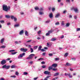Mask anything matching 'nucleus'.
<instances>
[{
    "mask_svg": "<svg viewBox=\"0 0 80 80\" xmlns=\"http://www.w3.org/2000/svg\"><path fill=\"white\" fill-rule=\"evenodd\" d=\"M7 63V61L5 60H3L1 62V65H5Z\"/></svg>",
    "mask_w": 80,
    "mask_h": 80,
    "instance_id": "nucleus-4",
    "label": "nucleus"
},
{
    "mask_svg": "<svg viewBox=\"0 0 80 80\" xmlns=\"http://www.w3.org/2000/svg\"><path fill=\"white\" fill-rule=\"evenodd\" d=\"M5 17L6 18H10V16L9 15H6Z\"/></svg>",
    "mask_w": 80,
    "mask_h": 80,
    "instance_id": "nucleus-17",
    "label": "nucleus"
},
{
    "mask_svg": "<svg viewBox=\"0 0 80 80\" xmlns=\"http://www.w3.org/2000/svg\"><path fill=\"white\" fill-rule=\"evenodd\" d=\"M6 47V46L5 45H3L1 47V48H5Z\"/></svg>",
    "mask_w": 80,
    "mask_h": 80,
    "instance_id": "nucleus-36",
    "label": "nucleus"
},
{
    "mask_svg": "<svg viewBox=\"0 0 80 80\" xmlns=\"http://www.w3.org/2000/svg\"><path fill=\"white\" fill-rule=\"evenodd\" d=\"M48 55H49V56H53V54L51 53H49L48 54Z\"/></svg>",
    "mask_w": 80,
    "mask_h": 80,
    "instance_id": "nucleus-60",
    "label": "nucleus"
},
{
    "mask_svg": "<svg viewBox=\"0 0 80 80\" xmlns=\"http://www.w3.org/2000/svg\"><path fill=\"white\" fill-rule=\"evenodd\" d=\"M10 67V66H7V65H5L2 66V68L3 69L6 68V70H7L9 69Z\"/></svg>",
    "mask_w": 80,
    "mask_h": 80,
    "instance_id": "nucleus-2",
    "label": "nucleus"
},
{
    "mask_svg": "<svg viewBox=\"0 0 80 80\" xmlns=\"http://www.w3.org/2000/svg\"><path fill=\"white\" fill-rule=\"evenodd\" d=\"M24 31L23 30H22L20 31V32L19 33V35H23V34Z\"/></svg>",
    "mask_w": 80,
    "mask_h": 80,
    "instance_id": "nucleus-9",
    "label": "nucleus"
},
{
    "mask_svg": "<svg viewBox=\"0 0 80 80\" xmlns=\"http://www.w3.org/2000/svg\"><path fill=\"white\" fill-rule=\"evenodd\" d=\"M60 60V59L58 58H55V61H57V60Z\"/></svg>",
    "mask_w": 80,
    "mask_h": 80,
    "instance_id": "nucleus-47",
    "label": "nucleus"
},
{
    "mask_svg": "<svg viewBox=\"0 0 80 80\" xmlns=\"http://www.w3.org/2000/svg\"><path fill=\"white\" fill-rule=\"evenodd\" d=\"M42 68H46V66L45 65H43L42 66Z\"/></svg>",
    "mask_w": 80,
    "mask_h": 80,
    "instance_id": "nucleus-43",
    "label": "nucleus"
},
{
    "mask_svg": "<svg viewBox=\"0 0 80 80\" xmlns=\"http://www.w3.org/2000/svg\"><path fill=\"white\" fill-rule=\"evenodd\" d=\"M47 45H48V47H50L51 46V45L50 44H49L48 43H47Z\"/></svg>",
    "mask_w": 80,
    "mask_h": 80,
    "instance_id": "nucleus-51",
    "label": "nucleus"
},
{
    "mask_svg": "<svg viewBox=\"0 0 80 80\" xmlns=\"http://www.w3.org/2000/svg\"><path fill=\"white\" fill-rule=\"evenodd\" d=\"M43 10H44V8L43 7L40 8V9H39V10L40 11H43Z\"/></svg>",
    "mask_w": 80,
    "mask_h": 80,
    "instance_id": "nucleus-34",
    "label": "nucleus"
},
{
    "mask_svg": "<svg viewBox=\"0 0 80 80\" xmlns=\"http://www.w3.org/2000/svg\"><path fill=\"white\" fill-rule=\"evenodd\" d=\"M34 9L35 10H38L39 9V8L38 7H36L34 8Z\"/></svg>",
    "mask_w": 80,
    "mask_h": 80,
    "instance_id": "nucleus-21",
    "label": "nucleus"
},
{
    "mask_svg": "<svg viewBox=\"0 0 80 80\" xmlns=\"http://www.w3.org/2000/svg\"><path fill=\"white\" fill-rule=\"evenodd\" d=\"M49 17L50 18H52V17H53V15L52 14V13H50L49 15Z\"/></svg>",
    "mask_w": 80,
    "mask_h": 80,
    "instance_id": "nucleus-15",
    "label": "nucleus"
},
{
    "mask_svg": "<svg viewBox=\"0 0 80 80\" xmlns=\"http://www.w3.org/2000/svg\"><path fill=\"white\" fill-rule=\"evenodd\" d=\"M50 22V20H49L46 21L45 22V23H49V22Z\"/></svg>",
    "mask_w": 80,
    "mask_h": 80,
    "instance_id": "nucleus-50",
    "label": "nucleus"
},
{
    "mask_svg": "<svg viewBox=\"0 0 80 80\" xmlns=\"http://www.w3.org/2000/svg\"><path fill=\"white\" fill-rule=\"evenodd\" d=\"M42 49V46H39L38 48V50L40 51Z\"/></svg>",
    "mask_w": 80,
    "mask_h": 80,
    "instance_id": "nucleus-30",
    "label": "nucleus"
},
{
    "mask_svg": "<svg viewBox=\"0 0 80 80\" xmlns=\"http://www.w3.org/2000/svg\"><path fill=\"white\" fill-rule=\"evenodd\" d=\"M23 74L24 75H27V74H28V73H27V72H24Z\"/></svg>",
    "mask_w": 80,
    "mask_h": 80,
    "instance_id": "nucleus-58",
    "label": "nucleus"
},
{
    "mask_svg": "<svg viewBox=\"0 0 80 80\" xmlns=\"http://www.w3.org/2000/svg\"><path fill=\"white\" fill-rule=\"evenodd\" d=\"M64 38V36L62 35L61 37L60 38L62 39V38Z\"/></svg>",
    "mask_w": 80,
    "mask_h": 80,
    "instance_id": "nucleus-59",
    "label": "nucleus"
},
{
    "mask_svg": "<svg viewBox=\"0 0 80 80\" xmlns=\"http://www.w3.org/2000/svg\"><path fill=\"white\" fill-rule=\"evenodd\" d=\"M15 74L16 75L18 76V75H19V73H18V72H15Z\"/></svg>",
    "mask_w": 80,
    "mask_h": 80,
    "instance_id": "nucleus-33",
    "label": "nucleus"
},
{
    "mask_svg": "<svg viewBox=\"0 0 80 80\" xmlns=\"http://www.w3.org/2000/svg\"><path fill=\"white\" fill-rule=\"evenodd\" d=\"M55 10V8H52V12H54Z\"/></svg>",
    "mask_w": 80,
    "mask_h": 80,
    "instance_id": "nucleus-44",
    "label": "nucleus"
},
{
    "mask_svg": "<svg viewBox=\"0 0 80 80\" xmlns=\"http://www.w3.org/2000/svg\"><path fill=\"white\" fill-rule=\"evenodd\" d=\"M74 12H76V13H78V8H74Z\"/></svg>",
    "mask_w": 80,
    "mask_h": 80,
    "instance_id": "nucleus-10",
    "label": "nucleus"
},
{
    "mask_svg": "<svg viewBox=\"0 0 80 80\" xmlns=\"http://www.w3.org/2000/svg\"><path fill=\"white\" fill-rule=\"evenodd\" d=\"M74 18L75 19V20H77V16H74Z\"/></svg>",
    "mask_w": 80,
    "mask_h": 80,
    "instance_id": "nucleus-42",
    "label": "nucleus"
},
{
    "mask_svg": "<svg viewBox=\"0 0 80 80\" xmlns=\"http://www.w3.org/2000/svg\"><path fill=\"white\" fill-rule=\"evenodd\" d=\"M15 50H10L9 51V52H15Z\"/></svg>",
    "mask_w": 80,
    "mask_h": 80,
    "instance_id": "nucleus-41",
    "label": "nucleus"
},
{
    "mask_svg": "<svg viewBox=\"0 0 80 80\" xmlns=\"http://www.w3.org/2000/svg\"><path fill=\"white\" fill-rule=\"evenodd\" d=\"M51 69H52V66H50L48 67V70H51Z\"/></svg>",
    "mask_w": 80,
    "mask_h": 80,
    "instance_id": "nucleus-40",
    "label": "nucleus"
},
{
    "mask_svg": "<svg viewBox=\"0 0 80 80\" xmlns=\"http://www.w3.org/2000/svg\"><path fill=\"white\" fill-rule=\"evenodd\" d=\"M57 64L56 63H54V64H53L52 65V67H54V68H55V67H57L58 66Z\"/></svg>",
    "mask_w": 80,
    "mask_h": 80,
    "instance_id": "nucleus-8",
    "label": "nucleus"
},
{
    "mask_svg": "<svg viewBox=\"0 0 80 80\" xmlns=\"http://www.w3.org/2000/svg\"><path fill=\"white\" fill-rule=\"evenodd\" d=\"M41 32H42L41 31H39L38 32V33L39 35L40 34V33H41Z\"/></svg>",
    "mask_w": 80,
    "mask_h": 80,
    "instance_id": "nucleus-49",
    "label": "nucleus"
},
{
    "mask_svg": "<svg viewBox=\"0 0 80 80\" xmlns=\"http://www.w3.org/2000/svg\"><path fill=\"white\" fill-rule=\"evenodd\" d=\"M11 25V23L10 22H8L7 23V25L8 26V25Z\"/></svg>",
    "mask_w": 80,
    "mask_h": 80,
    "instance_id": "nucleus-53",
    "label": "nucleus"
},
{
    "mask_svg": "<svg viewBox=\"0 0 80 80\" xmlns=\"http://www.w3.org/2000/svg\"><path fill=\"white\" fill-rule=\"evenodd\" d=\"M53 32V30H51L50 31H49L48 32V33H49V34L50 35V33H52V32Z\"/></svg>",
    "mask_w": 80,
    "mask_h": 80,
    "instance_id": "nucleus-25",
    "label": "nucleus"
},
{
    "mask_svg": "<svg viewBox=\"0 0 80 80\" xmlns=\"http://www.w3.org/2000/svg\"><path fill=\"white\" fill-rule=\"evenodd\" d=\"M37 48H38V46H35L33 47L34 49V50H36Z\"/></svg>",
    "mask_w": 80,
    "mask_h": 80,
    "instance_id": "nucleus-38",
    "label": "nucleus"
},
{
    "mask_svg": "<svg viewBox=\"0 0 80 80\" xmlns=\"http://www.w3.org/2000/svg\"><path fill=\"white\" fill-rule=\"evenodd\" d=\"M32 42V40H29L28 41H27L26 42L28 43V42Z\"/></svg>",
    "mask_w": 80,
    "mask_h": 80,
    "instance_id": "nucleus-62",
    "label": "nucleus"
},
{
    "mask_svg": "<svg viewBox=\"0 0 80 80\" xmlns=\"http://www.w3.org/2000/svg\"><path fill=\"white\" fill-rule=\"evenodd\" d=\"M3 10L5 12H8V10L10 9V7H8L7 6L4 5L2 6Z\"/></svg>",
    "mask_w": 80,
    "mask_h": 80,
    "instance_id": "nucleus-1",
    "label": "nucleus"
},
{
    "mask_svg": "<svg viewBox=\"0 0 80 80\" xmlns=\"http://www.w3.org/2000/svg\"><path fill=\"white\" fill-rule=\"evenodd\" d=\"M30 50H31V53H32V52H33V48H30Z\"/></svg>",
    "mask_w": 80,
    "mask_h": 80,
    "instance_id": "nucleus-37",
    "label": "nucleus"
},
{
    "mask_svg": "<svg viewBox=\"0 0 80 80\" xmlns=\"http://www.w3.org/2000/svg\"><path fill=\"white\" fill-rule=\"evenodd\" d=\"M50 76H48L44 79V80H48V78H50Z\"/></svg>",
    "mask_w": 80,
    "mask_h": 80,
    "instance_id": "nucleus-26",
    "label": "nucleus"
},
{
    "mask_svg": "<svg viewBox=\"0 0 80 80\" xmlns=\"http://www.w3.org/2000/svg\"><path fill=\"white\" fill-rule=\"evenodd\" d=\"M65 25V22H64V21H62L61 23V25L62 26H63Z\"/></svg>",
    "mask_w": 80,
    "mask_h": 80,
    "instance_id": "nucleus-32",
    "label": "nucleus"
},
{
    "mask_svg": "<svg viewBox=\"0 0 80 80\" xmlns=\"http://www.w3.org/2000/svg\"><path fill=\"white\" fill-rule=\"evenodd\" d=\"M14 27H20V24H15L14 26Z\"/></svg>",
    "mask_w": 80,
    "mask_h": 80,
    "instance_id": "nucleus-14",
    "label": "nucleus"
},
{
    "mask_svg": "<svg viewBox=\"0 0 80 80\" xmlns=\"http://www.w3.org/2000/svg\"><path fill=\"white\" fill-rule=\"evenodd\" d=\"M35 55L34 54H31L29 56V57H30V58H31V59H32L33 58V57H34V56H35Z\"/></svg>",
    "mask_w": 80,
    "mask_h": 80,
    "instance_id": "nucleus-5",
    "label": "nucleus"
},
{
    "mask_svg": "<svg viewBox=\"0 0 80 80\" xmlns=\"http://www.w3.org/2000/svg\"><path fill=\"white\" fill-rule=\"evenodd\" d=\"M44 13L43 12H39V14L40 15H43Z\"/></svg>",
    "mask_w": 80,
    "mask_h": 80,
    "instance_id": "nucleus-20",
    "label": "nucleus"
},
{
    "mask_svg": "<svg viewBox=\"0 0 80 80\" xmlns=\"http://www.w3.org/2000/svg\"><path fill=\"white\" fill-rule=\"evenodd\" d=\"M15 44H19V43L18 42V41H15Z\"/></svg>",
    "mask_w": 80,
    "mask_h": 80,
    "instance_id": "nucleus-52",
    "label": "nucleus"
},
{
    "mask_svg": "<svg viewBox=\"0 0 80 80\" xmlns=\"http://www.w3.org/2000/svg\"><path fill=\"white\" fill-rule=\"evenodd\" d=\"M20 50L22 52H26L28 51V49L27 48L24 49V48H21Z\"/></svg>",
    "mask_w": 80,
    "mask_h": 80,
    "instance_id": "nucleus-3",
    "label": "nucleus"
},
{
    "mask_svg": "<svg viewBox=\"0 0 80 80\" xmlns=\"http://www.w3.org/2000/svg\"><path fill=\"white\" fill-rule=\"evenodd\" d=\"M10 77L11 78H16L17 77V76L15 75H13V76H10Z\"/></svg>",
    "mask_w": 80,
    "mask_h": 80,
    "instance_id": "nucleus-35",
    "label": "nucleus"
},
{
    "mask_svg": "<svg viewBox=\"0 0 80 80\" xmlns=\"http://www.w3.org/2000/svg\"><path fill=\"white\" fill-rule=\"evenodd\" d=\"M66 12H67V11L66 10H64L63 11V13L65 14V13H66Z\"/></svg>",
    "mask_w": 80,
    "mask_h": 80,
    "instance_id": "nucleus-61",
    "label": "nucleus"
},
{
    "mask_svg": "<svg viewBox=\"0 0 80 80\" xmlns=\"http://www.w3.org/2000/svg\"><path fill=\"white\" fill-rule=\"evenodd\" d=\"M76 31L77 32H78V31H80V28H77Z\"/></svg>",
    "mask_w": 80,
    "mask_h": 80,
    "instance_id": "nucleus-45",
    "label": "nucleus"
},
{
    "mask_svg": "<svg viewBox=\"0 0 80 80\" xmlns=\"http://www.w3.org/2000/svg\"><path fill=\"white\" fill-rule=\"evenodd\" d=\"M4 41H5V38H2L0 40L1 43H3Z\"/></svg>",
    "mask_w": 80,
    "mask_h": 80,
    "instance_id": "nucleus-12",
    "label": "nucleus"
},
{
    "mask_svg": "<svg viewBox=\"0 0 80 80\" xmlns=\"http://www.w3.org/2000/svg\"><path fill=\"white\" fill-rule=\"evenodd\" d=\"M50 72L48 71H45L44 72V74H45V75H50Z\"/></svg>",
    "mask_w": 80,
    "mask_h": 80,
    "instance_id": "nucleus-6",
    "label": "nucleus"
},
{
    "mask_svg": "<svg viewBox=\"0 0 80 80\" xmlns=\"http://www.w3.org/2000/svg\"><path fill=\"white\" fill-rule=\"evenodd\" d=\"M66 3H70V0H66Z\"/></svg>",
    "mask_w": 80,
    "mask_h": 80,
    "instance_id": "nucleus-39",
    "label": "nucleus"
},
{
    "mask_svg": "<svg viewBox=\"0 0 80 80\" xmlns=\"http://www.w3.org/2000/svg\"><path fill=\"white\" fill-rule=\"evenodd\" d=\"M18 53V52H11V54H12V55H15V54H16V53Z\"/></svg>",
    "mask_w": 80,
    "mask_h": 80,
    "instance_id": "nucleus-19",
    "label": "nucleus"
},
{
    "mask_svg": "<svg viewBox=\"0 0 80 80\" xmlns=\"http://www.w3.org/2000/svg\"><path fill=\"white\" fill-rule=\"evenodd\" d=\"M59 24H60V23H59V22H57L55 23V24L56 25H59Z\"/></svg>",
    "mask_w": 80,
    "mask_h": 80,
    "instance_id": "nucleus-46",
    "label": "nucleus"
},
{
    "mask_svg": "<svg viewBox=\"0 0 80 80\" xmlns=\"http://www.w3.org/2000/svg\"><path fill=\"white\" fill-rule=\"evenodd\" d=\"M14 21L15 22H16L17 21V17H15V18L14 19Z\"/></svg>",
    "mask_w": 80,
    "mask_h": 80,
    "instance_id": "nucleus-29",
    "label": "nucleus"
},
{
    "mask_svg": "<svg viewBox=\"0 0 80 80\" xmlns=\"http://www.w3.org/2000/svg\"><path fill=\"white\" fill-rule=\"evenodd\" d=\"M69 25H70V24L69 23H67L66 25V27H69Z\"/></svg>",
    "mask_w": 80,
    "mask_h": 80,
    "instance_id": "nucleus-48",
    "label": "nucleus"
},
{
    "mask_svg": "<svg viewBox=\"0 0 80 80\" xmlns=\"http://www.w3.org/2000/svg\"><path fill=\"white\" fill-rule=\"evenodd\" d=\"M15 67H16V66L15 65H12L11 66V68H15Z\"/></svg>",
    "mask_w": 80,
    "mask_h": 80,
    "instance_id": "nucleus-22",
    "label": "nucleus"
},
{
    "mask_svg": "<svg viewBox=\"0 0 80 80\" xmlns=\"http://www.w3.org/2000/svg\"><path fill=\"white\" fill-rule=\"evenodd\" d=\"M68 53H66L65 54V55H64V56L65 57H67V56H68Z\"/></svg>",
    "mask_w": 80,
    "mask_h": 80,
    "instance_id": "nucleus-27",
    "label": "nucleus"
},
{
    "mask_svg": "<svg viewBox=\"0 0 80 80\" xmlns=\"http://www.w3.org/2000/svg\"><path fill=\"white\" fill-rule=\"evenodd\" d=\"M25 34L26 36H28V35H29V34H28V31H25Z\"/></svg>",
    "mask_w": 80,
    "mask_h": 80,
    "instance_id": "nucleus-11",
    "label": "nucleus"
},
{
    "mask_svg": "<svg viewBox=\"0 0 80 80\" xmlns=\"http://www.w3.org/2000/svg\"><path fill=\"white\" fill-rule=\"evenodd\" d=\"M10 17L11 18V19H14V18H15V17H14V16L13 15H11L10 16Z\"/></svg>",
    "mask_w": 80,
    "mask_h": 80,
    "instance_id": "nucleus-18",
    "label": "nucleus"
},
{
    "mask_svg": "<svg viewBox=\"0 0 80 80\" xmlns=\"http://www.w3.org/2000/svg\"><path fill=\"white\" fill-rule=\"evenodd\" d=\"M68 76L69 77V78H72V77L70 73H68Z\"/></svg>",
    "mask_w": 80,
    "mask_h": 80,
    "instance_id": "nucleus-28",
    "label": "nucleus"
},
{
    "mask_svg": "<svg viewBox=\"0 0 80 80\" xmlns=\"http://www.w3.org/2000/svg\"><path fill=\"white\" fill-rule=\"evenodd\" d=\"M60 13H57L55 16V18H58L60 17Z\"/></svg>",
    "mask_w": 80,
    "mask_h": 80,
    "instance_id": "nucleus-13",
    "label": "nucleus"
},
{
    "mask_svg": "<svg viewBox=\"0 0 80 80\" xmlns=\"http://www.w3.org/2000/svg\"><path fill=\"white\" fill-rule=\"evenodd\" d=\"M0 22L1 23H5V21L4 20H2L0 21Z\"/></svg>",
    "mask_w": 80,
    "mask_h": 80,
    "instance_id": "nucleus-23",
    "label": "nucleus"
},
{
    "mask_svg": "<svg viewBox=\"0 0 80 80\" xmlns=\"http://www.w3.org/2000/svg\"><path fill=\"white\" fill-rule=\"evenodd\" d=\"M70 65H71V64H70L68 63V62H67L65 66H66V67H68L69 66H70Z\"/></svg>",
    "mask_w": 80,
    "mask_h": 80,
    "instance_id": "nucleus-16",
    "label": "nucleus"
},
{
    "mask_svg": "<svg viewBox=\"0 0 80 80\" xmlns=\"http://www.w3.org/2000/svg\"><path fill=\"white\" fill-rule=\"evenodd\" d=\"M26 59H27V60H30L31 59L29 57L27 58H26Z\"/></svg>",
    "mask_w": 80,
    "mask_h": 80,
    "instance_id": "nucleus-57",
    "label": "nucleus"
},
{
    "mask_svg": "<svg viewBox=\"0 0 80 80\" xmlns=\"http://www.w3.org/2000/svg\"><path fill=\"white\" fill-rule=\"evenodd\" d=\"M59 75V72H57L56 73H55L54 75V76H58Z\"/></svg>",
    "mask_w": 80,
    "mask_h": 80,
    "instance_id": "nucleus-24",
    "label": "nucleus"
},
{
    "mask_svg": "<svg viewBox=\"0 0 80 80\" xmlns=\"http://www.w3.org/2000/svg\"><path fill=\"white\" fill-rule=\"evenodd\" d=\"M69 18H72V15H70L69 16Z\"/></svg>",
    "mask_w": 80,
    "mask_h": 80,
    "instance_id": "nucleus-54",
    "label": "nucleus"
},
{
    "mask_svg": "<svg viewBox=\"0 0 80 80\" xmlns=\"http://www.w3.org/2000/svg\"><path fill=\"white\" fill-rule=\"evenodd\" d=\"M46 36H48V35H50V34L49 33H46Z\"/></svg>",
    "mask_w": 80,
    "mask_h": 80,
    "instance_id": "nucleus-55",
    "label": "nucleus"
},
{
    "mask_svg": "<svg viewBox=\"0 0 80 80\" xmlns=\"http://www.w3.org/2000/svg\"><path fill=\"white\" fill-rule=\"evenodd\" d=\"M25 55V53L23 52L22 54H20L19 55V57L21 58H22L23 57V56H24Z\"/></svg>",
    "mask_w": 80,
    "mask_h": 80,
    "instance_id": "nucleus-7",
    "label": "nucleus"
},
{
    "mask_svg": "<svg viewBox=\"0 0 80 80\" xmlns=\"http://www.w3.org/2000/svg\"><path fill=\"white\" fill-rule=\"evenodd\" d=\"M57 39L55 38H52L51 40V41H55Z\"/></svg>",
    "mask_w": 80,
    "mask_h": 80,
    "instance_id": "nucleus-31",
    "label": "nucleus"
},
{
    "mask_svg": "<svg viewBox=\"0 0 80 80\" xmlns=\"http://www.w3.org/2000/svg\"><path fill=\"white\" fill-rule=\"evenodd\" d=\"M33 63V61H31L29 62V63H30V64H32Z\"/></svg>",
    "mask_w": 80,
    "mask_h": 80,
    "instance_id": "nucleus-64",
    "label": "nucleus"
},
{
    "mask_svg": "<svg viewBox=\"0 0 80 80\" xmlns=\"http://www.w3.org/2000/svg\"><path fill=\"white\" fill-rule=\"evenodd\" d=\"M71 59L72 60H76V59L75 58H71Z\"/></svg>",
    "mask_w": 80,
    "mask_h": 80,
    "instance_id": "nucleus-63",
    "label": "nucleus"
},
{
    "mask_svg": "<svg viewBox=\"0 0 80 80\" xmlns=\"http://www.w3.org/2000/svg\"><path fill=\"white\" fill-rule=\"evenodd\" d=\"M52 70H53V71H56V70H57V69L54 68L52 69Z\"/></svg>",
    "mask_w": 80,
    "mask_h": 80,
    "instance_id": "nucleus-56",
    "label": "nucleus"
}]
</instances>
